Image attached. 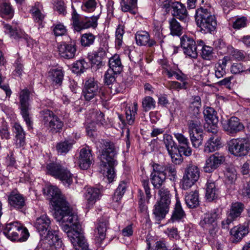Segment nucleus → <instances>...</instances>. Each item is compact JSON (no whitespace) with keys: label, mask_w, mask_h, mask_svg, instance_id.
Masks as SVG:
<instances>
[{"label":"nucleus","mask_w":250,"mask_h":250,"mask_svg":"<svg viewBox=\"0 0 250 250\" xmlns=\"http://www.w3.org/2000/svg\"><path fill=\"white\" fill-rule=\"evenodd\" d=\"M126 188V183L125 181L121 182L115 192L113 200L116 202L119 201L125 193Z\"/></svg>","instance_id":"nucleus-51"},{"label":"nucleus","mask_w":250,"mask_h":250,"mask_svg":"<svg viewBox=\"0 0 250 250\" xmlns=\"http://www.w3.org/2000/svg\"><path fill=\"white\" fill-rule=\"evenodd\" d=\"M195 17L203 33H211L215 31L217 26L216 18L208 9L203 7L196 9Z\"/></svg>","instance_id":"nucleus-3"},{"label":"nucleus","mask_w":250,"mask_h":250,"mask_svg":"<svg viewBox=\"0 0 250 250\" xmlns=\"http://www.w3.org/2000/svg\"><path fill=\"white\" fill-rule=\"evenodd\" d=\"M116 73L111 70H107L104 74V82L106 85H110L115 83V75Z\"/></svg>","instance_id":"nucleus-63"},{"label":"nucleus","mask_w":250,"mask_h":250,"mask_svg":"<svg viewBox=\"0 0 250 250\" xmlns=\"http://www.w3.org/2000/svg\"><path fill=\"white\" fill-rule=\"evenodd\" d=\"M199 168L195 165L189 164L185 170L182 179V188L188 189L198 180L200 177Z\"/></svg>","instance_id":"nucleus-9"},{"label":"nucleus","mask_w":250,"mask_h":250,"mask_svg":"<svg viewBox=\"0 0 250 250\" xmlns=\"http://www.w3.org/2000/svg\"><path fill=\"white\" fill-rule=\"evenodd\" d=\"M73 144V141L70 140L61 141L56 145V150L60 155H65L72 148Z\"/></svg>","instance_id":"nucleus-42"},{"label":"nucleus","mask_w":250,"mask_h":250,"mask_svg":"<svg viewBox=\"0 0 250 250\" xmlns=\"http://www.w3.org/2000/svg\"><path fill=\"white\" fill-rule=\"evenodd\" d=\"M95 39L96 36L91 33L83 34L81 36V44L84 47H89L94 43Z\"/></svg>","instance_id":"nucleus-48"},{"label":"nucleus","mask_w":250,"mask_h":250,"mask_svg":"<svg viewBox=\"0 0 250 250\" xmlns=\"http://www.w3.org/2000/svg\"><path fill=\"white\" fill-rule=\"evenodd\" d=\"M171 150V151H168V153L171 157L172 161L176 164H180L183 160L182 156L183 152H179V148L177 147H175V150L172 149Z\"/></svg>","instance_id":"nucleus-56"},{"label":"nucleus","mask_w":250,"mask_h":250,"mask_svg":"<svg viewBox=\"0 0 250 250\" xmlns=\"http://www.w3.org/2000/svg\"><path fill=\"white\" fill-rule=\"evenodd\" d=\"M21 224L18 222H14L6 224L4 230V234L11 241H16L17 234L21 228Z\"/></svg>","instance_id":"nucleus-25"},{"label":"nucleus","mask_w":250,"mask_h":250,"mask_svg":"<svg viewBox=\"0 0 250 250\" xmlns=\"http://www.w3.org/2000/svg\"><path fill=\"white\" fill-rule=\"evenodd\" d=\"M245 71H250L249 67H246L242 63H234L231 66L230 71L232 74H239Z\"/></svg>","instance_id":"nucleus-61"},{"label":"nucleus","mask_w":250,"mask_h":250,"mask_svg":"<svg viewBox=\"0 0 250 250\" xmlns=\"http://www.w3.org/2000/svg\"><path fill=\"white\" fill-rule=\"evenodd\" d=\"M137 110L138 104L136 102L126 108L125 112L126 121L128 125H132L133 124Z\"/></svg>","instance_id":"nucleus-41"},{"label":"nucleus","mask_w":250,"mask_h":250,"mask_svg":"<svg viewBox=\"0 0 250 250\" xmlns=\"http://www.w3.org/2000/svg\"><path fill=\"white\" fill-rule=\"evenodd\" d=\"M99 19V15L90 17H85L87 29L89 28H95L98 25L97 21Z\"/></svg>","instance_id":"nucleus-64"},{"label":"nucleus","mask_w":250,"mask_h":250,"mask_svg":"<svg viewBox=\"0 0 250 250\" xmlns=\"http://www.w3.org/2000/svg\"><path fill=\"white\" fill-rule=\"evenodd\" d=\"M47 172L55 178L59 179L66 187L73 183V175L62 165L57 163H50L46 166Z\"/></svg>","instance_id":"nucleus-5"},{"label":"nucleus","mask_w":250,"mask_h":250,"mask_svg":"<svg viewBox=\"0 0 250 250\" xmlns=\"http://www.w3.org/2000/svg\"><path fill=\"white\" fill-rule=\"evenodd\" d=\"M182 83H181L176 81H170L167 83V87L170 89H186L188 85V77L185 76V80L180 81Z\"/></svg>","instance_id":"nucleus-50"},{"label":"nucleus","mask_w":250,"mask_h":250,"mask_svg":"<svg viewBox=\"0 0 250 250\" xmlns=\"http://www.w3.org/2000/svg\"><path fill=\"white\" fill-rule=\"evenodd\" d=\"M161 166L163 169H165L164 173L166 177L167 176L171 181H175L176 179V170L175 167L170 164L166 165H161Z\"/></svg>","instance_id":"nucleus-47"},{"label":"nucleus","mask_w":250,"mask_h":250,"mask_svg":"<svg viewBox=\"0 0 250 250\" xmlns=\"http://www.w3.org/2000/svg\"><path fill=\"white\" fill-rule=\"evenodd\" d=\"M163 141L167 151H170V150L171 151L172 149L175 150V147H177L173 140L172 137L169 134H164Z\"/></svg>","instance_id":"nucleus-55"},{"label":"nucleus","mask_w":250,"mask_h":250,"mask_svg":"<svg viewBox=\"0 0 250 250\" xmlns=\"http://www.w3.org/2000/svg\"><path fill=\"white\" fill-rule=\"evenodd\" d=\"M63 76V72L61 68L51 69L48 72V77L55 85H61Z\"/></svg>","instance_id":"nucleus-35"},{"label":"nucleus","mask_w":250,"mask_h":250,"mask_svg":"<svg viewBox=\"0 0 250 250\" xmlns=\"http://www.w3.org/2000/svg\"><path fill=\"white\" fill-rule=\"evenodd\" d=\"M4 28L5 33L9 34L11 37L15 40L22 39L24 37V33L20 29L12 28L9 24H5Z\"/></svg>","instance_id":"nucleus-43"},{"label":"nucleus","mask_w":250,"mask_h":250,"mask_svg":"<svg viewBox=\"0 0 250 250\" xmlns=\"http://www.w3.org/2000/svg\"><path fill=\"white\" fill-rule=\"evenodd\" d=\"M185 216L186 213L182 207L181 202L177 199L169 221L171 223L182 221Z\"/></svg>","instance_id":"nucleus-29"},{"label":"nucleus","mask_w":250,"mask_h":250,"mask_svg":"<svg viewBox=\"0 0 250 250\" xmlns=\"http://www.w3.org/2000/svg\"><path fill=\"white\" fill-rule=\"evenodd\" d=\"M125 33V27L123 25H119L115 33V45L117 48H120L123 43V37Z\"/></svg>","instance_id":"nucleus-53"},{"label":"nucleus","mask_w":250,"mask_h":250,"mask_svg":"<svg viewBox=\"0 0 250 250\" xmlns=\"http://www.w3.org/2000/svg\"><path fill=\"white\" fill-rule=\"evenodd\" d=\"M71 18L75 31L80 32L82 30L87 29L85 17H80L75 9L73 10Z\"/></svg>","instance_id":"nucleus-31"},{"label":"nucleus","mask_w":250,"mask_h":250,"mask_svg":"<svg viewBox=\"0 0 250 250\" xmlns=\"http://www.w3.org/2000/svg\"><path fill=\"white\" fill-rule=\"evenodd\" d=\"M44 193L50 198L54 218L59 222L62 230L67 233L75 250H89L83 235L80 231L78 217L73 212L61 190L55 186H50L44 189Z\"/></svg>","instance_id":"nucleus-1"},{"label":"nucleus","mask_w":250,"mask_h":250,"mask_svg":"<svg viewBox=\"0 0 250 250\" xmlns=\"http://www.w3.org/2000/svg\"><path fill=\"white\" fill-rule=\"evenodd\" d=\"M60 55L66 59L73 58L76 52V46L74 42H63L58 47Z\"/></svg>","instance_id":"nucleus-20"},{"label":"nucleus","mask_w":250,"mask_h":250,"mask_svg":"<svg viewBox=\"0 0 250 250\" xmlns=\"http://www.w3.org/2000/svg\"><path fill=\"white\" fill-rule=\"evenodd\" d=\"M94 161L91 150L88 146L82 148L79 157V167L82 169H88Z\"/></svg>","instance_id":"nucleus-18"},{"label":"nucleus","mask_w":250,"mask_h":250,"mask_svg":"<svg viewBox=\"0 0 250 250\" xmlns=\"http://www.w3.org/2000/svg\"><path fill=\"white\" fill-rule=\"evenodd\" d=\"M211 132L212 135L205 145L204 150L206 153H210L217 150L221 145V137L218 129L216 128H213Z\"/></svg>","instance_id":"nucleus-17"},{"label":"nucleus","mask_w":250,"mask_h":250,"mask_svg":"<svg viewBox=\"0 0 250 250\" xmlns=\"http://www.w3.org/2000/svg\"><path fill=\"white\" fill-rule=\"evenodd\" d=\"M108 63L109 68L108 70H111L116 74H119L122 71L123 65L118 55H115L110 58Z\"/></svg>","instance_id":"nucleus-39"},{"label":"nucleus","mask_w":250,"mask_h":250,"mask_svg":"<svg viewBox=\"0 0 250 250\" xmlns=\"http://www.w3.org/2000/svg\"><path fill=\"white\" fill-rule=\"evenodd\" d=\"M226 182L228 184H232L237 178V173L233 167L227 168L225 173Z\"/></svg>","instance_id":"nucleus-54"},{"label":"nucleus","mask_w":250,"mask_h":250,"mask_svg":"<svg viewBox=\"0 0 250 250\" xmlns=\"http://www.w3.org/2000/svg\"><path fill=\"white\" fill-rule=\"evenodd\" d=\"M41 243L45 249H56L61 247L62 242L59 237L58 232L49 229L47 235L42 238Z\"/></svg>","instance_id":"nucleus-12"},{"label":"nucleus","mask_w":250,"mask_h":250,"mask_svg":"<svg viewBox=\"0 0 250 250\" xmlns=\"http://www.w3.org/2000/svg\"><path fill=\"white\" fill-rule=\"evenodd\" d=\"M223 128L228 134H235L242 131L244 126L237 117L233 116L223 123Z\"/></svg>","instance_id":"nucleus-16"},{"label":"nucleus","mask_w":250,"mask_h":250,"mask_svg":"<svg viewBox=\"0 0 250 250\" xmlns=\"http://www.w3.org/2000/svg\"><path fill=\"white\" fill-rule=\"evenodd\" d=\"M19 95L21 114L28 128H31L32 122L29 115V91L27 88H25L21 91Z\"/></svg>","instance_id":"nucleus-11"},{"label":"nucleus","mask_w":250,"mask_h":250,"mask_svg":"<svg viewBox=\"0 0 250 250\" xmlns=\"http://www.w3.org/2000/svg\"><path fill=\"white\" fill-rule=\"evenodd\" d=\"M101 144L103 145L101 155V172L108 182L111 183L115 175L114 167L117 164L115 158L116 151L113 143L103 140Z\"/></svg>","instance_id":"nucleus-2"},{"label":"nucleus","mask_w":250,"mask_h":250,"mask_svg":"<svg viewBox=\"0 0 250 250\" xmlns=\"http://www.w3.org/2000/svg\"><path fill=\"white\" fill-rule=\"evenodd\" d=\"M188 129L189 134L193 133H202L203 132L202 125L199 118H195L189 121Z\"/></svg>","instance_id":"nucleus-40"},{"label":"nucleus","mask_w":250,"mask_h":250,"mask_svg":"<svg viewBox=\"0 0 250 250\" xmlns=\"http://www.w3.org/2000/svg\"><path fill=\"white\" fill-rule=\"evenodd\" d=\"M101 191L99 189L94 188H87L85 194L84 198L87 201L88 207H90L99 199Z\"/></svg>","instance_id":"nucleus-27"},{"label":"nucleus","mask_w":250,"mask_h":250,"mask_svg":"<svg viewBox=\"0 0 250 250\" xmlns=\"http://www.w3.org/2000/svg\"><path fill=\"white\" fill-rule=\"evenodd\" d=\"M185 201L187 206L190 208L197 207L199 204V193L196 190L186 193Z\"/></svg>","instance_id":"nucleus-34"},{"label":"nucleus","mask_w":250,"mask_h":250,"mask_svg":"<svg viewBox=\"0 0 250 250\" xmlns=\"http://www.w3.org/2000/svg\"><path fill=\"white\" fill-rule=\"evenodd\" d=\"M30 12L37 22L42 21L44 18L42 5L39 2L35 3L30 9Z\"/></svg>","instance_id":"nucleus-37"},{"label":"nucleus","mask_w":250,"mask_h":250,"mask_svg":"<svg viewBox=\"0 0 250 250\" xmlns=\"http://www.w3.org/2000/svg\"><path fill=\"white\" fill-rule=\"evenodd\" d=\"M14 13L10 3L4 2L0 5V15L2 17L11 19L13 17Z\"/></svg>","instance_id":"nucleus-45"},{"label":"nucleus","mask_w":250,"mask_h":250,"mask_svg":"<svg viewBox=\"0 0 250 250\" xmlns=\"http://www.w3.org/2000/svg\"><path fill=\"white\" fill-rule=\"evenodd\" d=\"M19 232H18L16 240L18 242H23L26 241L29 236V233L28 229L22 225L21 228L19 229Z\"/></svg>","instance_id":"nucleus-58"},{"label":"nucleus","mask_w":250,"mask_h":250,"mask_svg":"<svg viewBox=\"0 0 250 250\" xmlns=\"http://www.w3.org/2000/svg\"><path fill=\"white\" fill-rule=\"evenodd\" d=\"M97 5L95 0H85L81 6L83 11L92 12L95 10Z\"/></svg>","instance_id":"nucleus-57"},{"label":"nucleus","mask_w":250,"mask_h":250,"mask_svg":"<svg viewBox=\"0 0 250 250\" xmlns=\"http://www.w3.org/2000/svg\"><path fill=\"white\" fill-rule=\"evenodd\" d=\"M142 107L143 110L147 112L155 108L156 102L151 97L146 96L142 100Z\"/></svg>","instance_id":"nucleus-49"},{"label":"nucleus","mask_w":250,"mask_h":250,"mask_svg":"<svg viewBox=\"0 0 250 250\" xmlns=\"http://www.w3.org/2000/svg\"><path fill=\"white\" fill-rule=\"evenodd\" d=\"M168 23L171 35L179 36L182 34L183 27L174 18L169 19Z\"/></svg>","instance_id":"nucleus-44"},{"label":"nucleus","mask_w":250,"mask_h":250,"mask_svg":"<svg viewBox=\"0 0 250 250\" xmlns=\"http://www.w3.org/2000/svg\"><path fill=\"white\" fill-rule=\"evenodd\" d=\"M181 46L185 55L194 59L197 57L196 43L192 38L187 35L183 36L181 38Z\"/></svg>","instance_id":"nucleus-14"},{"label":"nucleus","mask_w":250,"mask_h":250,"mask_svg":"<svg viewBox=\"0 0 250 250\" xmlns=\"http://www.w3.org/2000/svg\"><path fill=\"white\" fill-rule=\"evenodd\" d=\"M161 165L155 164L153 165V171L150 175L151 182L155 188L161 189L165 183L166 175Z\"/></svg>","instance_id":"nucleus-15"},{"label":"nucleus","mask_w":250,"mask_h":250,"mask_svg":"<svg viewBox=\"0 0 250 250\" xmlns=\"http://www.w3.org/2000/svg\"><path fill=\"white\" fill-rule=\"evenodd\" d=\"M51 221L46 215H42L36 219L35 226L40 235L43 237L46 231L50 229Z\"/></svg>","instance_id":"nucleus-24"},{"label":"nucleus","mask_w":250,"mask_h":250,"mask_svg":"<svg viewBox=\"0 0 250 250\" xmlns=\"http://www.w3.org/2000/svg\"><path fill=\"white\" fill-rule=\"evenodd\" d=\"M101 88L98 84V82L94 78H90L85 82L82 91V95L84 99L86 101L92 100H97L98 96L100 93Z\"/></svg>","instance_id":"nucleus-10"},{"label":"nucleus","mask_w":250,"mask_h":250,"mask_svg":"<svg viewBox=\"0 0 250 250\" xmlns=\"http://www.w3.org/2000/svg\"><path fill=\"white\" fill-rule=\"evenodd\" d=\"M15 134V144L17 147H21L25 145V133L23 128L18 123L13 125Z\"/></svg>","instance_id":"nucleus-30"},{"label":"nucleus","mask_w":250,"mask_h":250,"mask_svg":"<svg viewBox=\"0 0 250 250\" xmlns=\"http://www.w3.org/2000/svg\"><path fill=\"white\" fill-rule=\"evenodd\" d=\"M174 135L179 144L177 147L179 148V152H183V154L186 156L191 155L192 150L189 146L188 138L181 133H174Z\"/></svg>","instance_id":"nucleus-22"},{"label":"nucleus","mask_w":250,"mask_h":250,"mask_svg":"<svg viewBox=\"0 0 250 250\" xmlns=\"http://www.w3.org/2000/svg\"><path fill=\"white\" fill-rule=\"evenodd\" d=\"M105 57L98 54L96 51L91 53L88 55V58L91 63L97 65L102 64V60Z\"/></svg>","instance_id":"nucleus-60"},{"label":"nucleus","mask_w":250,"mask_h":250,"mask_svg":"<svg viewBox=\"0 0 250 250\" xmlns=\"http://www.w3.org/2000/svg\"><path fill=\"white\" fill-rule=\"evenodd\" d=\"M172 6L173 10L171 13L173 18L175 17L184 22L188 20V15L185 6L180 2L175 1Z\"/></svg>","instance_id":"nucleus-21"},{"label":"nucleus","mask_w":250,"mask_h":250,"mask_svg":"<svg viewBox=\"0 0 250 250\" xmlns=\"http://www.w3.org/2000/svg\"><path fill=\"white\" fill-rule=\"evenodd\" d=\"M244 205L241 203L235 202L232 203L230 208L227 215H228L230 218H233L235 220L237 218L240 216L244 210Z\"/></svg>","instance_id":"nucleus-38"},{"label":"nucleus","mask_w":250,"mask_h":250,"mask_svg":"<svg viewBox=\"0 0 250 250\" xmlns=\"http://www.w3.org/2000/svg\"><path fill=\"white\" fill-rule=\"evenodd\" d=\"M225 161V156L222 153L216 152L211 155L206 161L203 167L206 172L210 173L217 168Z\"/></svg>","instance_id":"nucleus-13"},{"label":"nucleus","mask_w":250,"mask_h":250,"mask_svg":"<svg viewBox=\"0 0 250 250\" xmlns=\"http://www.w3.org/2000/svg\"><path fill=\"white\" fill-rule=\"evenodd\" d=\"M204 115L206 122L209 125H212L215 128L218 120L214 109L210 107H206L204 111Z\"/></svg>","instance_id":"nucleus-36"},{"label":"nucleus","mask_w":250,"mask_h":250,"mask_svg":"<svg viewBox=\"0 0 250 250\" xmlns=\"http://www.w3.org/2000/svg\"><path fill=\"white\" fill-rule=\"evenodd\" d=\"M87 67V63L84 60H80L73 64L72 71L76 74L83 73Z\"/></svg>","instance_id":"nucleus-52"},{"label":"nucleus","mask_w":250,"mask_h":250,"mask_svg":"<svg viewBox=\"0 0 250 250\" xmlns=\"http://www.w3.org/2000/svg\"><path fill=\"white\" fill-rule=\"evenodd\" d=\"M108 225V221L104 218L98 220L95 230L96 238L98 242H101L105 237V231Z\"/></svg>","instance_id":"nucleus-28"},{"label":"nucleus","mask_w":250,"mask_h":250,"mask_svg":"<svg viewBox=\"0 0 250 250\" xmlns=\"http://www.w3.org/2000/svg\"><path fill=\"white\" fill-rule=\"evenodd\" d=\"M162 65L164 69L163 73L167 75L168 78L170 79L173 76H175L177 80L184 81L185 80V76L187 75L179 70L178 72L176 71L174 68L170 67L166 62H164Z\"/></svg>","instance_id":"nucleus-32"},{"label":"nucleus","mask_w":250,"mask_h":250,"mask_svg":"<svg viewBox=\"0 0 250 250\" xmlns=\"http://www.w3.org/2000/svg\"><path fill=\"white\" fill-rule=\"evenodd\" d=\"M137 0H122L121 5L123 11L134 13V9L136 7Z\"/></svg>","instance_id":"nucleus-46"},{"label":"nucleus","mask_w":250,"mask_h":250,"mask_svg":"<svg viewBox=\"0 0 250 250\" xmlns=\"http://www.w3.org/2000/svg\"><path fill=\"white\" fill-rule=\"evenodd\" d=\"M42 122L52 132H57L61 130L63 123L52 111L48 109L41 112Z\"/></svg>","instance_id":"nucleus-8"},{"label":"nucleus","mask_w":250,"mask_h":250,"mask_svg":"<svg viewBox=\"0 0 250 250\" xmlns=\"http://www.w3.org/2000/svg\"><path fill=\"white\" fill-rule=\"evenodd\" d=\"M192 146L195 148L199 147L202 144L203 136L202 133L189 134Z\"/></svg>","instance_id":"nucleus-59"},{"label":"nucleus","mask_w":250,"mask_h":250,"mask_svg":"<svg viewBox=\"0 0 250 250\" xmlns=\"http://www.w3.org/2000/svg\"><path fill=\"white\" fill-rule=\"evenodd\" d=\"M221 216V212L218 208H215L210 212L204 214L200 222V225L204 229L208 231L210 234L213 235L217 231L216 221Z\"/></svg>","instance_id":"nucleus-7"},{"label":"nucleus","mask_w":250,"mask_h":250,"mask_svg":"<svg viewBox=\"0 0 250 250\" xmlns=\"http://www.w3.org/2000/svg\"><path fill=\"white\" fill-rule=\"evenodd\" d=\"M8 201L11 208L21 211L26 205L25 197L15 191H12L8 195Z\"/></svg>","instance_id":"nucleus-19"},{"label":"nucleus","mask_w":250,"mask_h":250,"mask_svg":"<svg viewBox=\"0 0 250 250\" xmlns=\"http://www.w3.org/2000/svg\"><path fill=\"white\" fill-rule=\"evenodd\" d=\"M219 190L216 186V183L210 180L208 181L207 184V188L206 193V197L208 201H212L218 197Z\"/></svg>","instance_id":"nucleus-33"},{"label":"nucleus","mask_w":250,"mask_h":250,"mask_svg":"<svg viewBox=\"0 0 250 250\" xmlns=\"http://www.w3.org/2000/svg\"><path fill=\"white\" fill-rule=\"evenodd\" d=\"M135 38L136 44L140 46L148 45V46L151 47L156 44V42L154 40L150 39L148 32L146 31H137Z\"/></svg>","instance_id":"nucleus-23"},{"label":"nucleus","mask_w":250,"mask_h":250,"mask_svg":"<svg viewBox=\"0 0 250 250\" xmlns=\"http://www.w3.org/2000/svg\"><path fill=\"white\" fill-rule=\"evenodd\" d=\"M228 146L231 154L237 157L244 156L250 150V139L248 136L232 139L229 142Z\"/></svg>","instance_id":"nucleus-6"},{"label":"nucleus","mask_w":250,"mask_h":250,"mask_svg":"<svg viewBox=\"0 0 250 250\" xmlns=\"http://www.w3.org/2000/svg\"><path fill=\"white\" fill-rule=\"evenodd\" d=\"M201 56L207 60H210L213 57V48L207 45H203L201 49Z\"/></svg>","instance_id":"nucleus-62"},{"label":"nucleus","mask_w":250,"mask_h":250,"mask_svg":"<svg viewBox=\"0 0 250 250\" xmlns=\"http://www.w3.org/2000/svg\"><path fill=\"white\" fill-rule=\"evenodd\" d=\"M160 199L154 206L153 214L157 221L164 219L168 213L171 203V195L167 188H162L159 190Z\"/></svg>","instance_id":"nucleus-4"},{"label":"nucleus","mask_w":250,"mask_h":250,"mask_svg":"<svg viewBox=\"0 0 250 250\" xmlns=\"http://www.w3.org/2000/svg\"><path fill=\"white\" fill-rule=\"evenodd\" d=\"M249 233V228L244 226H235L230 230V234L232 237V242H239L242 238Z\"/></svg>","instance_id":"nucleus-26"}]
</instances>
